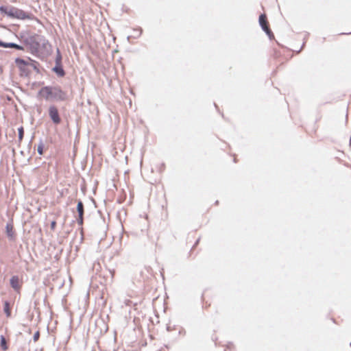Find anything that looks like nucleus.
I'll return each instance as SVG.
<instances>
[{
    "instance_id": "0eeeda50",
    "label": "nucleus",
    "mask_w": 351,
    "mask_h": 351,
    "mask_svg": "<svg viewBox=\"0 0 351 351\" xmlns=\"http://www.w3.org/2000/svg\"><path fill=\"white\" fill-rule=\"evenodd\" d=\"M77 210L79 214L77 223L79 225L82 226L83 224L84 206L82 202L80 201L77 203Z\"/></svg>"
},
{
    "instance_id": "f3484780",
    "label": "nucleus",
    "mask_w": 351,
    "mask_h": 351,
    "mask_svg": "<svg viewBox=\"0 0 351 351\" xmlns=\"http://www.w3.org/2000/svg\"><path fill=\"white\" fill-rule=\"evenodd\" d=\"M40 337V334H39V332H36L34 335V341H38V338Z\"/></svg>"
},
{
    "instance_id": "f03ea898",
    "label": "nucleus",
    "mask_w": 351,
    "mask_h": 351,
    "mask_svg": "<svg viewBox=\"0 0 351 351\" xmlns=\"http://www.w3.org/2000/svg\"><path fill=\"white\" fill-rule=\"evenodd\" d=\"M49 116L53 123L58 125L61 123V118L58 108L54 105H51L48 109Z\"/></svg>"
},
{
    "instance_id": "4468645a",
    "label": "nucleus",
    "mask_w": 351,
    "mask_h": 351,
    "mask_svg": "<svg viewBox=\"0 0 351 351\" xmlns=\"http://www.w3.org/2000/svg\"><path fill=\"white\" fill-rule=\"evenodd\" d=\"M19 131V141L21 142L23 140L24 135V130L23 127H21L18 130Z\"/></svg>"
},
{
    "instance_id": "ddd939ff",
    "label": "nucleus",
    "mask_w": 351,
    "mask_h": 351,
    "mask_svg": "<svg viewBox=\"0 0 351 351\" xmlns=\"http://www.w3.org/2000/svg\"><path fill=\"white\" fill-rule=\"evenodd\" d=\"M4 311L7 315V317H10L11 315V309L10 307V304L8 302L4 303Z\"/></svg>"
},
{
    "instance_id": "1a4fd4ad",
    "label": "nucleus",
    "mask_w": 351,
    "mask_h": 351,
    "mask_svg": "<svg viewBox=\"0 0 351 351\" xmlns=\"http://www.w3.org/2000/svg\"><path fill=\"white\" fill-rule=\"evenodd\" d=\"M6 233L8 237L10 239L14 238V226L12 223H8L6 225Z\"/></svg>"
},
{
    "instance_id": "f8f14e48",
    "label": "nucleus",
    "mask_w": 351,
    "mask_h": 351,
    "mask_svg": "<svg viewBox=\"0 0 351 351\" xmlns=\"http://www.w3.org/2000/svg\"><path fill=\"white\" fill-rule=\"evenodd\" d=\"M1 347L3 351H5L8 349L6 339L3 336H1Z\"/></svg>"
},
{
    "instance_id": "9d476101",
    "label": "nucleus",
    "mask_w": 351,
    "mask_h": 351,
    "mask_svg": "<svg viewBox=\"0 0 351 351\" xmlns=\"http://www.w3.org/2000/svg\"><path fill=\"white\" fill-rule=\"evenodd\" d=\"M0 47L14 48V49H19V50L23 49V47H21L19 45H16L15 43H3L1 41H0Z\"/></svg>"
},
{
    "instance_id": "7ed1b4c3",
    "label": "nucleus",
    "mask_w": 351,
    "mask_h": 351,
    "mask_svg": "<svg viewBox=\"0 0 351 351\" xmlns=\"http://www.w3.org/2000/svg\"><path fill=\"white\" fill-rule=\"evenodd\" d=\"M53 87L44 86L38 93V97L40 99L49 100L53 98Z\"/></svg>"
},
{
    "instance_id": "2eb2a0df",
    "label": "nucleus",
    "mask_w": 351,
    "mask_h": 351,
    "mask_svg": "<svg viewBox=\"0 0 351 351\" xmlns=\"http://www.w3.org/2000/svg\"><path fill=\"white\" fill-rule=\"evenodd\" d=\"M43 148H44V146H43V143H40L38 146V152L40 155H43Z\"/></svg>"
},
{
    "instance_id": "423d86ee",
    "label": "nucleus",
    "mask_w": 351,
    "mask_h": 351,
    "mask_svg": "<svg viewBox=\"0 0 351 351\" xmlns=\"http://www.w3.org/2000/svg\"><path fill=\"white\" fill-rule=\"evenodd\" d=\"M10 285L15 291H19L22 286V281L18 276H14L10 279Z\"/></svg>"
},
{
    "instance_id": "aec40b11",
    "label": "nucleus",
    "mask_w": 351,
    "mask_h": 351,
    "mask_svg": "<svg viewBox=\"0 0 351 351\" xmlns=\"http://www.w3.org/2000/svg\"><path fill=\"white\" fill-rule=\"evenodd\" d=\"M61 74L64 75V71L62 70L61 71Z\"/></svg>"
},
{
    "instance_id": "20e7f679",
    "label": "nucleus",
    "mask_w": 351,
    "mask_h": 351,
    "mask_svg": "<svg viewBox=\"0 0 351 351\" xmlns=\"http://www.w3.org/2000/svg\"><path fill=\"white\" fill-rule=\"evenodd\" d=\"M259 23L263 31L268 35L269 38L274 37L273 32L269 26V22L265 14H262L259 16Z\"/></svg>"
},
{
    "instance_id": "9b49d317",
    "label": "nucleus",
    "mask_w": 351,
    "mask_h": 351,
    "mask_svg": "<svg viewBox=\"0 0 351 351\" xmlns=\"http://www.w3.org/2000/svg\"><path fill=\"white\" fill-rule=\"evenodd\" d=\"M15 62L21 70H25V67L27 65V63L23 59L17 58Z\"/></svg>"
},
{
    "instance_id": "f257e3e1",
    "label": "nucleus",
    "mask_w": 351,
    "mask_h": 351,
    "mask_svg": "<svg viewBox=\"0 0 351 351\" xmlns=\"http://www.w3.org/2000/svg\"><path fill=\"white\" fill-rule=\"evenodd\" d=\"M0 12L1 13L5 14L8 16L14 19H17L20 20H32L34 19V16L31 13H28L25 12L23 10L11 7L9 9L5 6L0 7Z\"/></svg>"
},
{
    "instance_id": "6e6552de",
    "label": "nucleus",
    "mask_w": 351,
    "mask_h": 351,
    "mask_svg": "<svg viewBox=\"0 0 351 351\" xmlns=\"http://www.w3.org/2000/svg\"><path fill=\"white\" fill-rule=\"evenodd\" d=\"M142 32H143V30L141 27L134 28L132 29V34L129 36V38H134V39L138 38L141 36Z\"/></svg>"
},
{
    "instance_id": "6ab92c4d",
    "label": "nucleus",
    "mask_w": 351,
    "mask_h": 351,
    "mask_svg": "<svg viewBox=\"0 0 351 351\" xmlns=\"http://www.w3.org/2000/svg\"><path fill=\"white\" fill-rule=\"evenodd\" d=\"M11 1H12V3H16V2L17 1V0H11Z\"/></svg>"
},
{
    "instance_id": "39448f33",
    "label": "nucleus",
    "mask_w": 351,
    "mask_h": 351,
    "mask_svg": "<svg viewBox=\"0 0 351 351\" xmlns=\"http://www.w3.org/2000/svg\"><path fill=\"white\" fill-rule=\"evenodd\" d=\"M53 98L59 101L66 99V94L59 87H53Z\"/></svg>"
},
{
    "instance_id": "a211bd4d",
    "label": "nucleus",
    "mask_w": 351,
    "mask_h": 351,
    "mask_svg": "<svg viewBox=\"0 0 351 351\" xmlns=\"http://www.w3.org/2000/svg\"><path fill=\"white\" fill-rule=\"evenodd\" d=\"M210 306V303H208V302H204V307H205L206 308H209Z\"/></svg>"
},
{
    "instance_id": "dca6fc26",
    "label": "nucleus",
    "mask_w": 351,
    "mask_h": 351,
    "mask_svg": "<svg viewBox=\"0 0 351 351\" xmlns=\"http://www.w3.org/2000/svg\"><path fill=\"white\" fill-rule=\"evenodd\" d=\"M56 224H57V223H56V220H53V221H51V229L52 230H54L56 229Z\"/></svg>"
}]
</instances>
